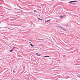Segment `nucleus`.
<instances>
[{"instance_id": "obj_1", "label": "nucleus", "mask_w": 80, "mask_h": 80, "mask_svg": "<svg viewBox=\"0 0 80 80\" xmlns=\"http://www.w3.org/2000/svg\"><path fill=\"white\" fill-rule=\"evenodd\" d=\"M57 27H59V28H61V30H64L65 32H67V29H65L64 28L62 27H60V26H58Z\"/></svg>"}, {"instance_id": "obj_2", "label": "nucleus", "mask_w": 80, "mask_h": 80, "mask_svg": "<svg viewBox=\"0 0 80 80\" xmlns=\"http://www.w3.org/2000/svg\"><path fill=\"white\" fill-rule=\"evenodd\" d=\"M73 2L77 3V1H71L68 2V3H73Z\"/></svg>"}, {"instance_id": "obj_3", "label": "nucleus", "mask_w": 80, "mask_h": 80, "mask_svg": "<svg viewBox=\"0 0 80 80\" xmlns=\"http://www.w3.org/2000/svg\"><path fill=\"white\" fill-rule=\"evenodd\" d=\"M68 24H67L66 23H64L63 24V26L64 27H68Z\"/></svg>"}, {"instance_id": "obj_4", "label": "nucleus", "mask_w": 80, "mask_h": 80, "mask_svg": "<svg viewBox=\"0 0 80 80\" xmlns=\"http://www.w3.org/2000/svg\"><path fill=\"white\" fill-rule=\"evenodd\" d=\"M4 33L5 32H3V31H0V33Z\"/></svg>"}, {"instance_id": "obj_5", "label": "nucleus", "mask_w": 80, "mask_h": 80, "mask_svg": "<svg viewBox=\"0 0 80 80\" xmlns=\"http://www.w3.org/2000/svg\"><path fill=\"white\" fill-rule=\"evenodd\" d=\"M50 57V56H44V58H47V57Z\"/></svg>"}, {"instance_id": "obj_6", "label": "nucleus", "mask_w": 80, "mask_h": 80, "mask_svg": "<svg viewBox=\"0 0 80 80\" xmlns=\"http://www.w3.org/2000/svg\"><path fill=\"white\" fill-rule=\"evenodd\" d=\"M30 46H31V47H35V45H33L32 44V43H31V44H30Z\"/></svg>"}, {"instance_id": "obj_7", "label": "nucleus", "mask_w": 80, "mask_h": 80, "mask_svg": "<svg viewBox=\"0 0 80 80\" xmlns=\"http://www.w3.org/2000/svg\"><path fill=\"white\" fill-rule=\"evenodd\" d=\"M38 20H41V21H43V20L42 19H41L39 18H38Z\"/></svg>"}, {"instance_id": "obj_8", "label": "nucleus", "mask_w": 80, "mask_h": 80, "mask_svg": "<svg viewBox=\"0 0 80 80\" xmlns=\"http://www.w3.org/2000/svg\"><path fill=\"white\" fill-rule=\"evenodd\" d=\"M36 55H37L38 56H40V54H39L38 53H36Z\"/></svg>"}, {"instance_id": "obj_9", "label": "nucleus", "mask_w": 80, "mask_h": 80, "mask_svg": "<svg viewBox=\"0 0 80 80\" xmlns=\"http://www.w3.org/2000/svg\"><path fill=\"white\" fill-rule=\"evenodd\" d=\"M64 17V16H62V15H61L60 16V17L61 18H63Z\"/></svg>"}, {"instance_id": "obj_10", "label": "nucleus", "mask_w": 80, "mask_h": 80, "mask_svg": "<svg viewBox=\"0 0 80 80\" xmlns=\"http://www.w3.org/2000/svg\"><path fill=\"white\" fill-rule=\"evenodd\" d=\"M51 20V19H49V20H47L46 21V23H47L49 21H50Z\"/></svg>"}, {"instance_id": "obj_11", "label": "nucleus", "mask_w": 80, "mask_h": 80, "mask_svg": "<svg viewBox=\"0 0 80 80\" xmlns=\"http://www.w3.org/2000/svg\"><path fill=\"white\" fill-rule=\"evenodd\" d=\"M15 48V47H14V46H13V48L12 49V50H13V49H14V48Z\"/></svg>"}, {"instance_id": "obj_12", "label": "nucleus", "mask_w": 80, "mask_h": 80, "mask_svg": "<svg viewBox=\"0 0 80 80\" xmlns=\"http://www.w3.org/2000/svg\"><path fill=\"white\" fill-rule=\"evenodd\" d=\"M12 51H13L12 50V49L10 50H9V52H12Z\"/></svg>"}, {"instance_id": "obj_13", "label": "nucleus", "mask_w": 80, "mask_h": 80, "mask_svg": "<svg viewBox=\"0 0 80 80\" xmlns=\"http://www.w3.org/2000/svg\"><path fill=\"white\" fill-rule=\"evenodd\" d=\"M15 69H13V72L15 73Z\"/></svg>"}, {"instance_id": "obj_14", "label": "nucleus", "mask_w": 80, "mask_h": 80, "mask_svg": "<svg viewBox=\"0 0 80 80\" xmlns=\"http://www.w3.org/2000/svg\"><path fill=\"white\" fill-rule=\"evenodd\" d=\"M34 12H37V11L36 10H34Z\"/></svg>"}, {"instance_id": "obj_15", "label": "nucleus", "mask_w": 80, "mask_h": 80, "mask_svg": "<svg viewBox=\"0 0 80 80\" xmlns=\"http://www.w3.org/2000/svg\"><path fill=\"white\" fill-rule=\"evenodd\" d=\"M77 77H79V78H80V76H77Z\"/></svg>"}, {"instance_id": "obj_16", "label": "nucleus", "mask_w": 80, "mask_h": 80, "mask_svg": "<svg viewBox=\"0 0 80 80\" xmlns=\"http://www.w3.org/2000/svg\"><path fill=\"white\" fill-rule=\"evenodd\" d=\"M29 41H32V39H30L29 40Z\"/></svg>"}, {"instance_id": "obj_17", "label": "nucleus", "mask_w": 80, "mask_h": 80, "mask_svg": "<svg viewBox=\"0 0 80 80\" xmlns=\"http://www.w3.org/2000/svg\"><path fill=\"white\" fill-rule=\"evenodd\" d=\"M29 43H31H31H31V42H29Z\"/></svg>"}, {"instance_id": "obj_18", "label": "nucleus", "mask_w": 80, "mask_h": 80, "mask_svg": "<svg viewBox=\"0 0 80 80\" xmlns=\"http://www.w3.org/2000/svg\"><path fill=\"white\" fill-rule=\"evenodd\" d=\"M63 57H65V55H63Z\"/></svg>"}, {"instance_id": "obj_19", "label": "nucleus", "mask_w": 80, "mask_h": 80, "mask_svg": "<svg viewBox=\"0 0 80 80\" xmlns=\"http://www.w3.org/2000/svg\"><path fill=\"white\" fill-rule=\"evenodd\" d=\"M72 4H74V3H71Z\"/></svg>"}]
</instances>
